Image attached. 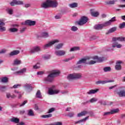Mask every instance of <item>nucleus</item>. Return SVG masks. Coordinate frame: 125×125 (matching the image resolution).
<instances>
[{"label":"nucleus","instance_id":"obj_41","mask_svg":"<svg viewBox=\"0 0 125 125\" xmlns=\"http://www.w3.org/2000/svg\"><path fill=\"white\" fill-rule=\"evenodd\" d=\"M111 24H112L111 21H106L104 23H103V25H104V27H107V26H110V25H111Z\"/></svg>","mask_w":125,"mask_h":125},{"label":"nucleus","instance_id":"obj_58","mask_svg":"<svg viewBox=\"0 0 125 125\" xmlns=\"http://www.w3.org/2000/svg\"><path fill=\"white\" fill-rule=\"evenodd\" d=\"M110 22L112 23H113V22H115L116 21V17H114L113 18H111V20H109Z\"/></svg>","mask_w":125,"mask_h":125},{"label":"nucleus","instance_id":"obj_18","mask_svg":"<svg viewBox=\"0 0 125 125\" xmlns=\"http://www.w3.org/2000/svg\"><path fill=\"white\" fill-rule=\"evenodd\" d=\"M10 122L12 123H15V124H19V122H20V120L19 118H17L16 117H13L10 120Z\"/></svg>","mask_w":125,"mask_h":125},{"label":"nucleus","instance_id":"obj_32","mask_svg":"<svg viewBox=\"0 0 125 125\" xmlns=\"http://www.w3.org/2000/svg\"><path fill=\"white\" fill-rule=\"evenodd\" d=\"M119 111H120V110L119 109V108L112 109L110 111V114H111V115H113L114 114H117V113H119Z\"/></svg>","mask_w":125,"mask_h":125},{"label":"nucleus","instance_id":"obj_15","mask_svg":"<svg viewBox=\"0 0 125 125\" xmlns=\"http://www.w3.org/2000/svg\"><path fill=\"white\" fill-rule=\"evenodd\" d=\"M25 24L28 26H35L36 25V21L27 20L25 21Z\"/></svg>","mask_w":125,"mask_h":125},{"label":"nucleus","instance_id":"obj_26","mask_svg":"<svg viewBox=\"0 0 125 125\" xmlns=\"http://www.w3.org/2000/svg\"><path fill=\"white\" fill-rule=\"evenodd\" d=\"M88 118H89V116H87L83 119L76 121L75 122V125H77L78 124H81V123H84L85 121H86L88 119Z\"/></svg>","mask_w":125,"mask_h":125},{"label":"nucleus","instance_id":"obj_5","mask_svg":"<svg viewBox=\"0 0 125 125\" xmlns=\"http://www.w3.org/2000/svg\"><path fill=\"white\" fill-rule=\"evenodd\" d=\"M88 21V19L85 16H83L81 17V19L79 21L77 22V23L79 26H83L84 24H86V22Z\"/></svg>","mask_w":125,"mask_h":125},{"label":"nucleus","instance_id":"obj_42","mask_svg":"<svg viewBox=\"0 0 125 125\" xmlns=\"http://www.w3.org/2000/svg\"><path fill=\"white\" fill-rule=\"evenodd\" d=\"M6 11L10 15L13 14V10L12 9L7 8L6 9Z\"/></svg>","mask_w":125,"mask_h":125},{"label":"nucleus","instance_id":"obj_57","mask_svg":"<svg viewBox=\"0 0 125 125\" xmlns=\"http://www.w3.org/2000/svg\"><path fill=\"white\" fill-rule=\"evenodd\" d=\"M0 91L3 92L5 91V86H0Z\"/></svg>","mask_w":125,"mask_h":125},{"label":"nucleus","instance_id":"obj_6","mask_svg":"<svg viewBox=\"0 0 125 125\" xmlns=\"http://www.w3.org/2000/svg\"><path fill=\"white\" fill-rule=\"evenodd\" d=\"M120 90L117 92V94L119 97H125V87H120Z\"/></svg>","mask_w":125,"mask_h":125},{"label":"nucleus","instance_id":"obj_51","mask_svg":"<svg viewBox=\"0 0 125 125\" xmlns=\"http://www.w3.org/2000/svg\"><path fill=\"white\" fill-rule=\"evenodd\" d=\"M20 86H21V84H16L13 86L12 88H18V87H20Z\"/></svg>","mask_w":125,"mask_h":125},{"label":"nucleus","instance_id":"obj_50","mask_svg":"<svg viewBox=\"0 0 125 125\" xmlns=\"http://www.w3.org/2000/svg\"><path fill=\"white\" fill-rule=\"evenodd\" d=\"M75 57H72L71 58H68V59H65L63 60L64 62H68V61H70V60H72V59H74Z\"/></svg>","mask_w":125,"mask_h":125},{"label":"nucleus","instance_id":"obj_10","mask_svg":"<svg viewBox=\"0 0 125 125\" xmlns=\"http://www.w3.org/2000/svg\"><path fill=\"white\" fill-rule=\"evenodd\" d=\"M123 64V61H117L116 62V65L115 66V70L117 71H121L122 70V65Z\"/></svg>","mask_w":125,"mask_h":125},{"label":"nucleus","instance_id":"obj_28","mask_svg":"<svg viewBox=\"0 0 125 125\" xmlns=\"http://www.w3.org/2000/svg\"><path fill=\"white\" fill-rule=\"evenodd\" d=\"M78 4L77 2H74L68 4V6H69L70 8H76V7H78Z\"/></svg>","mask_w":125,"mask_h":125},{"label":"nucleus","instance_id":"obj_8","mask_svg":"<svg viewBox=\"0 0 125 125\" xmlns=\"http://www.w3.org/2000/svg\"><path fill=\"white\" fill-rule=\"evenodd\" d=\"M5 26V23H4V20H0V31L1 32H5L6 31V28L3 26Z\"/></svg>","mask_w":125,"mask_h":125},{"label":"nucleus","instance_id":"obj_24","mask_svg":"<svg viewBox=\"0 0 125 125\" xmlns=\"http://www.w3.org/2000/svg\"><path fill=\"white\" fill-rule=\"evenodd\" d=\"M104 27L103 24H98L95 25L94 28L95 30H101Z\"/></svg>","mask_w":125,"mask_h":125},{"label":"nucleus","instance_id":"obj_43","mask_svg":"<svg viewBox=\"0 0 125 125\" xmlns=\"http://www.w3.org/2000/svg\"><path fill=\"white\" fill-rule=\"evenodd\" d=\"M1 81L2 83H7V82H8V78H7V77H3L1 79Z\"/></svg>","mask_w":125,"mask_h":125},{"label":"nucleus","instance_id":"obj_53","mask_svg":"<svg viewBox=\"0 0 125 125\" xmlns=\"http://www.w3.org/2000/svg\"><path fill=\"white\" fill-rule=\"evenodd\" d=\"M96 60L95 61H91L88 62V64L89 65H93L94 64H95V63H97Z\"/></svg>","mask_w":125,"mask_h":125},{"label":"nucleus","instance_id":"obj_25","mask_svg":"<svg viewBox=\"0 0 125 125\" xmlns=\"http://www.w3.org/2000/svg\"><path fill=\"white\" fill-rule=\"evenodd\" d=\"M116 31H117V27H112L109 29V30L106 32V35L114 33V32H116Z\"/></svg>","mask_w":125,"mask_h":125},{"label":"nucleus","instance_id":"obj_36","mask_svg":"<svg viewBox=\"0 0 125 125\" xmlns=\"http://www.w3.org/2000/svg\"><path fill=\"white\" fill-rule=\"evenodd\" d=\"M21 63V60L16 59L14 61L13 65H20Z\"/></svg>","mask_w":125,"mask_h":125},{"label":"nucleus","instance_id":"obj_14","mask_svg":"<svg viewBox=\"0 0 125 125\" xmlns=\"http://www.w3.org/2000/svg\"><path fill=\"white\" fill-rule=\"evenodd\" d=\"M113 43L112 44V47L115 48V47H117V48H121L123 45L121 44H119L117 41H113Z\"/></svg>","mask_w":125,"mask_h":125},{"label":"nucleus","instance_id":"obj_29","mask_svg":"<svg viewBox=\"0 0 125 125\" xmlns=\"http://www.w3.org/2000/svg\"><path fill=\"white\" fill-rule=\"evenodd\" d=\"M64 46V43H60L58 44L56 46V49H61L63 48V46Z\"/></svg>","mask_w":125,"mask_h":125},{"label":"nucleus","instance_id":"obj_19","mask_svg":"<svg viewBox=\"0 0 125 125\" xmlns=\"http://www.w3.org/2000/svg\"><path fill=\"white\" fill-rule=\"evenodd\" d=\"M99 91V89H91L87 92L86 94L90 95V94H94Z\"/></svg>","mask_w":125,"mask_h":125},{"label":"nucleus","instance_id":"obj_52","mask_svg":"<svg viewBox=\"0 0 125 125\" xmlns=\"http://www.w3.org/2000/svg\"><path fill=\"white\" fill-rule=\"evenodd\" d=\"M55 111V108H51L49 109L48 111V114H50V113H52V112H54Z\"/></svg>","mask_w":125,"mask_h":125},{"label":"nucleus","instance_id":"obj_35","mask_svg":"<svg viewBox=\"0 0 125 125\" xmlns=\"http://www.w3.org/2000/svg\"><path fill=\"white\" fill-rule=\"evenodd\" d=\"M9 31L11 33H15V32L18 31V29H17V28H15V27L11 28H9Z\"/></svg>","mask_w":125,"mask_h":125},{"label":"nucleus","instance_id":"obj_23","mask_svg":"<svg viewBox=\"0 0 125 125\" xmlns=\"http://www.w3.org/2000/svg\"><path fill=\"white\" fill-rule=\"evenodd\" d=\"M27 116L29 117H34L35 113H34V110L32 109H29L27 110Z\"/></svg>","mask_w":125,"mask_h":125},{"label":"nucleus","instance_id":"obj_33","mask_svg":"<svg viewBox=\"0 0 125 125\" xmlns=\"http://www.w3.org/2000/svg\"><path fill=\"white\" fill-rule=\"evenodd\" d=\"M41 37H42V38H48L49 37V35L48 34V33L47 32H42L41 34Z\"/></svg>","mask_w":125,"mask_h":125},{"label":"nucleus","instance_id":"obj_47","mask_svg":"<svg viewBox=\"0 0 125 125\" xmlns=\"http://www.w3.org/2000/svg\"><path fill=\"white\" fill-rule=\"evenodd\" d=\"M52 117V114H47V115H44L42 116V118H50Z\"/></svg>","mask_w":125,"mask_h":125},{"label":"nucleus","instance_id":"obj_9","mask_svg":"<svg viewBox=\"0 0 125 125\" xmlns=\"http://www.w3.org/2000/svg\"><path fill=\"white\" fill-rule=\"evenodd\" d=\"M115 80H106V81H98L95 82L96 84H105V83H114Z\"/></svg>","mask_w":125,"mask_h":125},{"label":"nucleus","instance_id":"obj_34","mask_svg":"<svg viewBox=\"0 0 125 125\" xmlns=\"http://www.w3.org/2000/svg\"><path fill=\"white\" fill-rule=\"evenodd\" d=\"M91 15L93 17H98L99 16V12H92Z\"/></svg>","mask_w":125,"mask_h":125},{"label":"nucleus","instance_id":"obj_17","mask_svg":"<svg viewBox=\"0 0 125 125\" xmlns=\"http://www.w3.org/2000/svg\"><path fill=\"white\" fill-rule=\"evenodd\" d=\"M112 41L113 42H117V41H119V42H125V37L113 38Z\"/></svg>","mask_w":125,"mask_h":125},{"label":"nucleus","instance_id":"obj_31","mask_svg":"<svg viewBox=\"0 0 125 125\" xmlns=\"http://www.w3.org/2000/svg\"><path fill=\"white\" fill-rule=\"evenodd\" d=\"M84 63H86V59H82L77 62V65H79V64H83Z\"/></svg>","mask_w":125,"mask_h":125},{"label":"nucleus","instance_id":"obj_13","mask_svg":"<svg viewBox=\"0 0 125 125\" xmlns=\"http://www.w3.org/2000/svg\"><path fill=\"white\" fill-rule=\"evenodd\" d=\"M60 92V90H53L51 88H49L48 90V94L49 95H53V94H57Z\"/></svg>","mask_w":125,"mask_h":125},{"label":"nucleus","instance_id":"obj_1","mask_svg":"<svg viewBox=\"0 0 125 125\" xmlns=\"http://www.w3.org/2000/svg\"><path fill=\"white\" fill-rule=\"evenodd\" d=\"M60 74V71L59 70H53L51 73L48 75L47 77L44 78L43 81L46 83H52L54 80V77H57Z\"/></svg>","mask_w":125,"mask_h":125},{"label":"nucleus","instance_id":"obj_21","mask_svg":"<svg viewBox=\"0 0 125 125\" xmlns=\"http://www.w3.org/2000/svg\"><path fill=\"white\" fill-rule=\"evenodd\" d=\"M19 53H20V51L16 50L11 52L9 54V56H15V55H17L19 54Z\"/></svg>","mask_w":125,"mask_h":125},{"label":"nucleus","instance_id":"obj_38","mask_svg":"<svg viewBox=\"0 0 125 125\" xmlns=\"http://www.w3.org/2000/svg\"><path fill=\"white\" fill-rule=\"evenodd\" d=\"M77 50H80V47H73L70 49V51L72 52V51H77Z\"/></svg>","mask_w":125,"mask_h":125},{"label":"nucleus","instance_id":"obj_44","mask_svg":"<svg viewBox=\"0 0 125 125\" xmlns=\"http://www.w3.org/2000/svg\"><path fill=\"white\" fill-rule=\"evenodd\" d=\"M98 98H93L90 100L89 102H90V103H94V102H96V101H98Z\"/></svg>","mask_w":125,"mask_h":125},{"label":"nucleus","instance_id":"obj_45","mask_svg":"<svg viewBox=\"0 0 125 125\" xmlns=\"http://www.w3.org/2000/svg\"><path fill=\"white\" fill-rule=\"evenodd\" d=\"M104 72H110L111 68L110 67H105L103 69Z\"/></svg>","mask_w":125,"mask_h":125},{"label":"nucleus","instance_id":"obj_48","mask_svg":"<svg viewBox=\"0 0 125 125\" xmlns=\"http://www.w3.org/2000/svg\"><path fill=\"white\" fill-rule=\"evenodd\" d=\"M125 27V22H123L119 25L120 29H124Z\"/></svg>","mask_w":125,"mask_h":125},{"label":"nucleus","instance_id":"obj_7","mask_svg":"<svg viewBox=\"0 0 125 125\" xmlns=\"http://www.w3.org/2000/svg\"><path fill=\"white\" fill-rule=\"evenodd\" d=\"M56 56H64L66 55V51L63 50H57L55 51Z\"/></svg>","mask_w":125,"mask_h":125},{"label":"nucleus","instance_id":"obj_11","mask_svg":"<svg viewBox=\"0 0 125 125\" xmlns=\"http://www.w3.org/2000/svg\"><path fill=\"white\" fill-rule=\"evenodd\" d=\"M23 87H24L26 92L29 93V92H31L32 90H33V87L31 84L26 83L24 85Z\"/></svg>","mask_w":125,"mask_h":125},{"label":"nucleus","instance_id":"obj_46","mask_svg":"<svg viewBox=\"0 0 125 125\" xmlns=\"http://www.w3.org/2000/svg\"><path fill=\"white\" fill-rule=\"evenodd\" d=\"M71 31L72 32H76V31L78 30V27L75 26H73L71 28Z\"/></svg>","mask_w":125,"mask_h":125},{"label":"nucleus","instance_id":"obj_16","mask_svg":"<svg viewBox=\"0 0 125 125\" xmlns=\"http://www.w3.org/2000/svg\"><path fill=\"white\" fill-rule=\"evenodd\" d=\"M93 59L96 60L97 62L100 63V62H103L104 58H99L96 56L93 58Z\"/></svg>","mask_w":125,"mask_h":125},{"label":"nucleus","instance_id":"obj_64","mask_svg":"<svg viewBox=\"0 0 125 125\" xmlns=\"http://www.w3.org/2000/svg\"><path fill=\"white\" fill-rule=\"evenodd\" d=\"M23 94H22V93L21 92L18 94V98L19 99H21V97H22V95Z\"/></svg>","mask_w":125,"mask_h":125},{"label":"nucleus","instance_id":"obj_22","mask_svg":"<svg viewBox=\"0 0 125 125\" xmlns=\"http://www.w3.org/2000/svg\"><path fill=\"white\" fill-rule=\"evenodd\" d=\"M26 70L27 69L24 68H23L18 71H17V72L14 73V74L15 75H20V74H23V73L26 72Z\"/></svg>","mask_w":125,"mask_h":125},{"label":"nucleus","instance_id":"obj_37","mask_svg":"<svg viewBox=\"0 0 125 125\" xmlns=\"http://www.w3.org/2000/svg\"><path fill=\"white\" fill-rule=\"evenodd\" d=\"M42 58L43 60H48V59H50V55H45L42 57Z\"/></svg>","mask_w":125,"mask_h":125},{"label":"nucleus","instance_id":"obj_30","mask_svg":"<svg viewBox=\"0 0 125 125\" xmlns=\"http://www.w3.org/2000/svg\"><path fill=\"white\" fill-rule=\"evenodd\" d=\"M40 68H41V64L40 62H37L33 66V69H34V70H38V69H40Z\"/></svg>","mask_w":125,"mask_h":125},{"label":"nucleus","instance_id":"obj_54","mask_svg":"<svg viewBox=\"0 0 125 125\" xmlns=\"http://www.w3.org/2000/svg\"><path fill=\"white\" fill-rule=\"evenodd\" d=\"M112 104H113V102H110L109 103H108L107 104L106 103V102H104V103H103V105H104V106H105L106 105H109V106H111V105H112Z\"/></svg>","mask_w":125,"mask_h":125},{"label":"nucleus","instance_id":"obj_60","mask_svg":"<svg viewBox=\"0 0 125 125\" xmlns=\"http://www.w3.org/2000/svg\"><path fill=\"white\" fill-rule=\"evenodd\" d=\"M28 101H24L20 105V107H23L25 105V104H27Z\"/></svg>","mask_w":125,"mask_h":125},{"label":"nucleus","instance_id":"obj_56","mask_svg":"<svg viewBox=\"0 0 125 125\" xmlns=\"http://www.w3.org/2000/svg\"><path fill=\"white\" fill-rule=\"evenodd\" d=\"M6 52V50L5 49H2L0 50V54H4Z\"/></svg>","mask_w":125,"mask_h":125},{"label":"nucleus","instance_id":"obj_39","mask_svg":"<svg viewBox=\"0 0 125 125\" xmlns=\"http://www.w3.org/2000/svg\"><path fill=\"white\" fill-rule=\"evenodd\" d=\"M23 4H24L23 1L16 0V5H22Z\"/></svg>","mask_w":125,"mask_h":125},{"label":"nucleus","instance_id":"obj_40","mask_svg":"<svg viewBox=\"0 0 125 125\" xmlns=\"http://www.w3.org/2000/svg\"><path fill=\"white\" fill-rule=\"evenodd\" d=\"M36 97L37 98H42V94L41 93V91L38 90L36 93Z\"/></svg>","mask_w":125,"mask_h":125},{"label":"nucleus","instance_id":"obj_12","mask_svg":"<svg viewBox=\"0 0 125 125\" xmlns=\"http://www.w3.org/2000/svg\"><path fill=\"white\" fill-rule=\"evenodd\" d=\"M42 49H41V47L40 46H37L35 47H34L33 48L31 49L30 50V53H35V52H39V51H41Z\"/></svg>","mask_w":125,"mask_h":125},{"label":"nucleus","instance_id":"obj_62","mask_svg":"<svg viewBox=\"0 0 125 125\" xmlns=\"http://www.w3.org/2000/svg\"><path fill=\"white\" fill-rule=\"evenodd\" d=\"M68 91L67 90H64V91H62L61 92V93H62V94H63V95H65V94H67L68 93Z\"/></svg>","mask_w":125,"mask_h":125},{"label":"nucleus","instance_id":"obj_61","mask_svg":"<svg viewBox=\"0 0 125 125\" xmlns=\"http://www.w3.org/2000/svg\"><path fill=\"white\" fill-rule=\"evenodd\" d=\"M6 98L8 99L11 98V94L10 93H6Z\"/></svg>","mask_w":125,"mask_h":125},{"label":"nucleus","instance_id":"obj_20","mask_svg":"<svg viewBox=\"0 0 125 125\" xmlns=\"http://www.w3.org/2000/svg\"><path fill=\"white\" fill-rule=\"evenodd\" d=\"M87 114H88V112H87V111H83L77 114V117L78 118H81V117L85 116V115H86Z\"/></svg>","mask_w":125,"mask_h":125},{"label":"nucleus","instance_id":"obj_2","mask_svg":"<svg viewBox=\"0 0 125 125\" xmlns=\"http://www.w3.org/2000/svg\"><path fill=\"white\" fill-rule=\"evenodd\" d=\"M57 6H58V3L56 0H46L45 2L41 4V7L44 9L49 8V7H57Z\"/></svg>","mask_w":125,"mask_h":125},{"label":"nucleus","instance_id":"obj_4","mask_svg":"<svg viewBox=\"0 0 125 125\" xmlns=\"http://www.w3.org/2000/svg\"><path fill=\"white\" fill-rule=\"evenodd\" d=\"M58 42H60V41L58 39H55L49 42L46 44H44L42 46V48L43 49H47L49 47H51L55 43H58Z\"/></svg>","mask_w":125,"mask_h":125},{"label":"nucleus","instance_id":"obj_63","mask_svg":"<svg viewBox=\"0 0 125 125\" xmlns=\"http://www.w3.org/2000/svg\"><path fill=\"white\" fill-rule=\"evenodd\" d=\"M109 115H111V111L104 112V116H109Z\"/></svg>","mask_w":125,"mask_h":125},{"label":"nucleus","instance_id":"obj_49","mask_svg":"<svg viewBox=\"0 0 125 125\" xmlns=\"http://www.w3.org/2000/svg\"><path fill=\"white\" fill-rule=\"evenodd\" d=\"M67 116H68V117H69V118H73V117H74V116H75V113L69 112Z\"/></svg>","mask_w":125,"mask_h":125},{"label":"nucleus","instance_id":"obj_27","mask_svg":"<svg viewBox=\"0 0 125 125\" xmlns=\"http://www.w3.org/2000/svg\"><path fill=\"white\" fill-rule=\"evenodd\" d=\"M116 1H117L116 0L106 1L105 2V3L107 5H112L113 4H115V2H116Z\"/></svg>","mask_w":125,"mask_h":125},{"label":"nucleus","instance_id":"obj_55","mask_svg":"<svg viewBox=\"0 0 125 125\" xmlns=\"http://www.w3.org/2000/svg\"><path fill=\"white\" fill-rule=\"evenodd\" d=\"M10 5L14 6V5H16V0H13L12 1L10 2Z\"/></svg>","mask_w":125,"mask_h":125},{"label":"nucleus","instance_id":"obj_3","mask_svg":"<svg viewBox=\"0 0 125 125\" xmlns=\"http://www.w3.org/2000/svg\"><path fill=\"white\" fill-rule=\"evenodd\" d=\"M82 78L83 76L81 73H72L67 76V79L69 81L71 80H80Z\"/></svg>","mask_w":125,"mask_h":125},{"label":"nucleus","instance_id":"obj_59","mask_svg":"<svg viewBox=\"0 0 125 125\" xmlns=\"http://www.w3.org/2000/svg\"><path fill=\"white\" fill-rule=\"evenodd\" d=\"M96 39H97V37L95 36H92L90 38V41H93L94 40H96Z\"/></svg>","mask_w":125,"mask_h":125}]
</instances>
